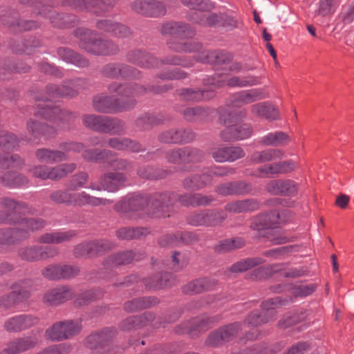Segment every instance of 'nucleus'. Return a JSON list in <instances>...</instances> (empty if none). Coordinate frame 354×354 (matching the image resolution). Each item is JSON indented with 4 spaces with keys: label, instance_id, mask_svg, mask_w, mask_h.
<instances>
[{
    "label": "nucleus",
    "instance_id": "obj_1",
    "mask_svg": "<svg viewBox=\"0 0 354 354\" xmlns=\"http://www.w3.org/2000/svg\"><path fill=\"white\" fill-rule=\"evenodd\" d=\"M0 223H16L17 227L0 230V248L27 239L30 232L45 226L41 218H22L21 214H32V208L26 203L9 197L0 198Z\"/></svg>",
    "mask_w": 354,
    "mask_h": 354
},
{
    "label": "nucleus",
    "instance_id": "obj_2",
    "mask_svg": "<svg viewBox=\"0 0 354 354\" xmlns=\"http://www.w3.org/2000/svg\"><path fill=\"white\" fill-rule=\"evenodd\" d=\"M172 193L154 194L151 196L133 195L125 198L114 206V209L124 216L135 219L146 215L153 218L169 216V208L174 203Z\"/></svg>",
    "mask_w": 354,
    "mask_h": 354
},
{
    "label": "nucleus",
    "instance_id": "obj_3",
    "mask_svg": "<svg viewBox=\"0 0 354 354\" xmlns=\"http://www.w3.org/2000/svg\"><path fill=\"white\" fill-rule=\"evenodd\" d=\"M35 115L52 121L55 127H50L35 119H30L27 122L26 129L33 139H39L42 136L51 137L55 134L57 129H68L77 118L74 113L57 106L52 107L48 104L41 107Z\"/></svg>",
    "mask_w": 354,
    "mask_h": 354
},
{
    "label": "nucleus",
    "instance_id": "obj_4",
    "mask_svg": "<svg viewBox=\"0 0 354 354\" xmlns=\"http://www.w3.org/2000/svg\"><path fill=\"white\" fill-rule=\"evenodd\" d=\"M246 116V111L241 109L239 111L229 110L227 112L221 113L220 120L226 126V128L222 131L221 138L223 141L230 142L247 139L252 135V127L246 124L236 126L238 121Z\"/></svg>",
    "mask_w": 354,
    "mask_h": 354
},
{
    "label": "nucleus",
    "instance_id": "obj_5",
    "mask_svg": "<svg viewBox=\"0 0 354 354\" xmlns=\"http://www.w3.org/2000/svg\"><path fill=\"white\" fill-rule=\"evenodd\" d=\"M75 35L80 46L86 52L97 55H109L119 51L118 45L108 39H97L96 33L85 28H78Z\"/></svg>",
    "mask_w": 354,
    "mask_h": 354
},
{
    "label": "nucleus",
    "instance_id": "obj_6",
    "mask_svg": "<svg viewBox=\"0 0 354 354\" xmlns=\"http://www.w3.org/2000/svg\"><path fill=\"white\" fill-rule=\"evenodd\" d=\"M50 200L57 204H66L73 206L106 205L113 203L112 201L103 198H97L85 192L72 193L70 189L57 190L50 195Z\"/></svg>",
    "mask_w": 354,
    "mask_h": 354
},
{
    "label": "nucleus",
    "instance_id": "obj_7",
    "mask_svg": "<svg viewBox=\"0 0 354 354\" xmlns=\"http://www.w3.org/2000/svg\"><path fill=\"white\" fill-rule=\"evenodd\" d=\"M289 302V300L277 297L264 301L262 305L261 314L258 312L252 313L245 319L243 324H241V330L246 331V327H256L271 320L274 316V310L278 307L284 306Z\"/></svg>",
    "mask_w": 354,
    "mask_h": 354
},
{
    "label": "nucleus",
    "instance_id": "obj_8",
    "mask_svg": "<svg viewBox=\"0 0 354 354\" xmlns=\"http://www.w3.org/2000/svg\"><path fill=\"white\" fill-rule=\"evenodd\" d=\"M60 148L62 150L39 148L35 151V158L39 162L54 164L67 160L66 152H80L84 145L80 142H64L60 145Z\"/></svg>",
    "mask_w": 354,
    "mask_h": 354
},
{
    "label": "nucleus",
    "instance_id": "obj_9",
    "mask_svg": "<svg viewBox=\"0 0 354 354\" xmlns=\"http://www.w3.org/2000/svg\"><path fill=\"white\" fill-rule=\"evenodd\" d=\"M82 326L77 321H64L55 323L46 329L45 337L52 341H62L77 335Z\"/></svg>",
    "mask_w": 354,
    "mask_h": 354
},
{
    "label": "nucleus",
    "instance_id": "obj_10",
    "mask_svg": "<svg viewBox=\"0 0 354 354\" xmlns=\"http://www.w3.org/2000/svg\"><path fill=\"white\" fill-rule=\"evenodd\" d=\"M136 103V100H130L121 104L120 100L113 99L112 97L104 94L96 95L93 100L94 109L101 113H115L127 111L133 108Z\"/></svg>",
    "mask_w": 354,
    "mask_h": 354
},
{
    "label": "nucleus",
    "instance_id": "obj_11",
    "mask_svg": "<svg viewBox=\"0 0 354 354\" xmlns=\"http://www.w3.org/2000/svg\"><path fill=\"white\" fill-rule=\"evenodd\" d=\"M58 250L53 246L29 245L21 248L19 255L21 259L27 261H39L57 255Z\"/></svg>",
    "mask_w": 354,
    "mask_h": 354
},
{
    "label": "nucleus",
    "instance_id": "obj_12",
    "mask_svg": "<svg viewBox=\"0 0 354 354\" xmlns=\"http://www.w3.org/2000/svg\"><path fill=\"white\" fill-rule=\"evenodd\" d=\"M127 176L120 172H107L101 178L99 183H91L88 187L96 191L102 189L109 192H115L119 190L126 183Z\"/></svg>",
    "mask_w": 354,
    "mask_h": 354
},
{
    "label": "nucleus",
    "instance_id": "obj_13",
    "mask_svg": "<svg viewBox=\"0 0 354 354\" xmlns=\"http://www.w3.org/2000/svg\"><path fill=\"white\" fill-rule=\"evenodd\" d=\"M241 325L235 322L212 333L206 339L208 346H217L234 339L240 331Z\"/></svg>",
    "mask_w": 354,
    "mask_h": 354
},
{
    "label": "nucleus",
    "instance_id": "obj_14",
    "mask_svg": "<svg viewBox=\"0 0 354 354\" xmlns=\"http://www.w3.org/2000/svg\"><path fill=\"white\" fill-rule=\"evenodd\" d=\"M25 281H19L12 286V292L0 298V306L10 308L15 306L30 296L29 291L24 286Z\"/></svg>",
    "mask_w": 354,
    "mask_h": 354
},
{
    "label": "nucleus",
    "instance_id": "obj_15",
    "mask_svg": "<svg viewBox=\"0 0 354 354\" xmlns=\"http://www.w3.org/2000/svg\"><path fill=\"white\" fill-rule=\"evenodd\" d=\"M38 322V317L30 314H21L8 319L3 326L9 333H19L37 325Z\"/></svg>",
    "mask_w": 354,
    "mask_h": 354
},
{
    "label": "nucleus",
    "instance_id": "obj_16",
    "mask_svg": "<svg viewBox=\"0 0 354 354\" xmlns=\"http://www.w3.org/2000/svg\"><path fill=\"white\" fill-rule=\"evenodd\" d=\"M73 288L62 286L46 291L43 297V302L47 306H57L62 304L74 296Z\"/></svg>",
    "mask_w": 354,
    "mask_h": 354
},
{
    "label": "nucleus",
    "instance_id": "obj_17",
    "mask_svg": "<svg viewBox=\"0 0 354 354\" xmlns=\"http://www.w3.org/2000/svg\"><path fill=\"white\" fill-rule=\"evenodd\" d=\"M264 97L265 95L263 91L259 89H250L236 93L232 95L231 104L227 106V109L224 112H227L229 110L235 111L234 109L236 107L252 103ZM236 111L237 110L236 109Z\"/></svg>",
    "mask_w": 354,
    "mask_h": 354
},
{
    "label": "nucleus",
    "instance_id": "obj_18",
    "mask_svg": "<svg viewBox=\"0 0 354 354\" xmlns=\"http://www.w3.org/2000/svg\"><path fill=\"white\" fill-rule=\"evenodd\" d=\"M38 342L35 336L27 335L16 338L8 343L0 354H19L34 348Z\"/></svg>",
    "mask_w": 354,
    "mask_h": 354
},
{
    "label": "nucleus",
    "instance_id": "obj_19",
    "mask_svg": "<svg viewBox=\"0 0 354 354\" xmlns=\"http://www.w3.org/2000/svg\"><path fill=\"white\" fill-rule=\"evenodd\" d=\"M244 150L236 146L218 147L212 150V158L218 162H234L245 156Z\"/></svg>",
    "mask_w": 354,
    "mask_h": 354
},
{
    "label": "nucleus",
    "instance_id": "obj_20",
    "mask_svg": "<svg viewBox=\"0 0 354 354\" xmlns=\"http://www.w3.org/2000/svg\"><path fill=\"white\" fill-rule=\"evenodd\" d=\"M109 91L111 93H118L122 97V103L129 101L130 100H135L136 97L142 95L146 91V88L138 85L129 86L122 85L117 82H114L109 85Z\"/></svg>",
    "mask_w": 354,
    "mask_h": 354
},
{
    "label": "nucleus",
    "instance_id": "obj_21",
    "mask_svg": "<svg viewBox=\"0 0 354 354\" xmlns=\"http://www.w3.org/2000/svg\"><path fill=\"white\" fill-rule=\"evenodd\" d=\"M66 2L75 9L87 10L93 12L104 11L113 5L114 0H66Z\"/></svg>",
    "mask_w": 354,
    "mask_h": 354
},
{
    "label": "nucleus",
    "instance_id": "obj_22",
    "mask_svg": "<svg viewBox=\"0 0 354 354\" xmlns=\"http://www.w3.org/2000/svg\"><path fill=\"white\" fill-rule=\"evenodd\" d=\"M103 75L109 78H116L120 76L122 77H138L139 71L129 66L117 64H109L102 70Z\"/></svg>",
    "mask_w": 354,
    "mask_h": 354
},
{
    "label": "nucleus",
    "instance_id": "obj_23",
    "mask_svg": "<svg viewBox=\"0 0 354 354\" xmlns=\"http://www.w3.org/2000/svg\"><path fill=\"white\" fill-rule=\"evenodd\" d=\"M160 31L163 35H172L180 37H192L195 35L194 29L182 22L166 23L162 26Z\"/></svg>",
    "mask_w": 354,
    "mask_h": 354
},
{
    "label": "nucleus",
    "instance_id": "obj_24",
    "mask_svg": "<svg viewBox=\"0 0 354 354\" xmlns=\"http://www.w3.org/2000/svg\"><path fill=\"white\" fill-rule=\"evenodd\" d=\"M251 113L254 116L264 118L270 121L276 120L279 118L278 109L268 102L253 104L251 106Z\"/></svg>",
    "mask_w": 354,
    "mask_h": 354
},
{
    "label": "nucleus",
    "instance_id": "obj_25",
    "mask_svg": "<svg viewBox=\"0 0 354 354\" xmlns=\"http://www.w3.org/2000/svg\"><path fill=\"white\" fill-rule=\"evenodd\" d=\"M285 157V153L279 149L271 148L262 151H254L250 160L254 164L268 162L277 160H281Z\"/></svg>",
    "mask_w": 354,
    "mask_h": 354
},
{
    "label": "nucleus",
    "instance_id": "obj_26",
    "mask_svg": "<svg viewBox=\"0 0 354 354\" xmlns=\"http://www.w3.org/2000/svg\"><path fill=\"white\" fill-rule=\"evenodd\" d=\"M183 100L187 101H200L209 100L214 96V89L211 87L203 90H194L192 88L182 89L179 93Z\"/></svg>",
    "mask_w": 354,
    "mask_h": 354
},
{
    "label": "nucleus",
    "instance_id": "obj_27",
    "mask_svg": "<svg viewBox=\"0 0 354 354\" xmlns=\"http://www.w3.org/2000/svg\"><path fill=\"white\" fill-rule=\"evenodd\" d=\"M258 83V79L254 77L249 76V77H232L226 80H218L216 82H211L210 84L212 85L213 88H218L225 84H227L230 86H248L255 85ZM206 84L209 85V80H208Z\"/></svg>",
    "mask_w": 354,
    "mask_h": 354
},
{
    "label": "nucleus",
    "instance_id": "obj_28",
    "mask_svg": "<svg viewBox=\"0 0 354 354\" xmlns=\"http://www.w3.org/2000/svg\"><path fill=\"white\" fill-rule=\"evenodd\" d=\"M154 319V315L150 313H145L141 316L130 317L123 320L120 328L124 331L131 330L146 325Z\"/></svg>",
    "mask_w": 354,
    "mask_h": 354
},
{
    "label": "nucleus",
    "instance_id": "obj_29",
    "mask_svg": "<svg viewBox=\"0 0 354 354\" xmlns=\"http://www.w3.org/2000/svg\"><path fill=\"white\" fill-rule=\"evenodd\" d=\"M259 203L255 199H245L229 203L225 206V210L231 213H243L254 211L259 208Z\"/></svg>",
    "mask_w": 354,
    "mask_h": 354
},
{
    "label": "nucleus",
    "instance_id": "obj_30",
    "mask_svg": "<svg viewBox=\"0 0 354 354\" xmlns=\"http://www.w3.org/2000/svg\"><path fill=\"white\" fill-rule=\"evenodd\" d=\"M108 146L117 150H129L132 152L142 151L140 143L127 138H113L108 140Z\"/></svg>",
    "mask_w": 354,
    "mask_h": 354
},
{
    "label": "nucleus",
    "instance_id": "obj_31",
    "mask_svg": "<svg viewBox=\"0 0 354 354\" xmlns=\"http://www.w3.org/2000/svg\"><path fill=\"white\" fill-rule=\"evenodd\" d=\"M216 281L208 278L198 279L192 281L183 287V292L187 294H197L209 290L215 286Z\"/></svg>",
    "mask_w": 354,
    "mask_h": 354
},
{
    "label": "nucleus",
    "instance_id": "obj_32",
    "mask_svg": "<svg viewBox=\"0 0 354 354\" xmlns=\"http://www.w3.org/2000/svg\"><path fill=\"white\" fill-rule=\"evenodd\" d=\"M28 178L22 174L6 171L0 174V183L10 187H19L28 183Z\"/></svg>",
    "mask_w": 354,
    "mask_h": 354
},
{
    "label": "nucleus",
    "instance_id": "obj_33",
    "mask_svg": "<svg viewBox=\"0 0 354 354\" xmlns=\"http://www.w3.org/2000/svg\"><path fill=\"white\" fill-rule=\"evenodd\" d=\"M75 235V232L72 230L46 233L39 236L38 242L41 243L58 244L70 241Z\"/></svg>",
    "mask_w": 354,
    "mask_h": 354
},
{
    "label": "nucleus",
    "instance_id": "obj_34",
    "mask_svg": "<svg viewBox=\"0 0 354 354\" xmlns=\"http://www.w3.org/2000/svg\"><path fill=\"white\" fill-rule=\"evenodd\" d=\"M279 215L276 212L262 214L257 216L252 225V227L257 230L272 227L278 223Z\"/></svg>",
    "mask_w": 354,
    "mask_h": 354
},
{
    "label": "nucleus",
    "instance_id": "obj_35",
    "mask_svg": "<svg viewBox=\"0 0 354 354\" xmlns=\"http://www.w3.org/2000/svg\"><path fill=\"white\" fill-rule=\"evenodd\" d=\"M20 2L24 4L34 6L35 10H38V14L45 17H48L50 22L55 26H61V24L57 21V19H60L59 15L56 13L54 10L43 6L41 3V0H20Z\"/></svg>",
    "mask_w": 354,
    "mask_h": 354
},
{
    "label": "nucleus",
    "instance_id": "obj_36",
    "mask_svg": "<svg viewBox=\"0 0 354 354\" xmlns=\"http://www.w3.org/2000/svg\"><path fill=\"white\" fill-rule=\"evenodd\" d=\"M290 136L282 131L269 133L263 136L260 143L265 146L281 147L288 145L290 142Z\"/></svg>",
    "mask_w": 354,
    "mask_h": 354
},
{
    "label": "nucleus",
    "instance_id": "obj_37",
    "mask_svg": "<svg viewBox=\"0 0 354 354\" xmlns=\"http://www.w3.org/2000/svg\"><path fill=\"white\" fill-rule=\"evenodd\" d=\"M211 183V176L204 173L201 176L192 175L186 178L183 181V186L187 189L197 190Z\"/></svg>",
    "mask_w": 354,
    "mask_h": 354
},
{
    "label": "nucleus",
    "instance_id": "obj_38",
    "mask_svg": "<svg viewBox=\"0 0 354 354\" xmlns=\"http://www.w3.org/2000/svg\"><path fill=\"white\" fill-rule=\"evenodd\" d=\"M179 201L185 206H201L207 205L212 201L213 198L209 196H204L201 194H185L178 198Z\"/></svg>",
    "mask_w": 354,
    "mask_h": 354
},
{
    "label": "nucleus",
    "instance_id": "obj_39",
    "mask_svg": "<svg viewBox=\"0 0 354 354\" xmlns=\"http://www.w3.org/2000/svg\"><path fill=\"white\" fill-rule=\"evenodd\" d=\"M158 303L154 297H139L133 299L124 304V310L128 312H133L147 308H150Z\"/></svg>",
    "mask_w": 354,
    "mask_h": 354
},
{
    "label": "nucleus",
    "instance_id": "obj_40",
    "mask_svg": "<svg viewBox=\"0 0 354 354\" xmlns=\"http://www.w3.org/2000/svg\"><path fill=\"white\" fill-rule=\"evenodd\" d=\"M149 234V230L145 227H122L116 231V236L121 239L130 240L133 239H140L146 236Z\"/></svg>",
    "mask_w": 354,
    "mask_h": 354
},
{
    "label": "nucleus",
    "instance_id": "obj_41",
    "mask_svg": "<svg viewBox=\"0 0 354 354\" xmlns=\"http://www.w3.org/2000/svg\"><path fill=\"white\" fill-rule=\"evenodd\" d=\"M57 53L59 57L66 62L71 63L79 67H84L88 66V62L87 59L84 58L82 55L77 54L71 49L59 48Z\"/></svg>",
    "mask_w": 354,
    "mask_h": 354
},
{
    "label": "nucleus",
    "instance_id": "obj_42",
    "mask_svg": "<svg viewBox=\"0 0 354 354\" xmlns=\"http://www.w3.org/2000/svg\"><path fill=\"white\" fill-rule=\"evenodd\" d=\"M281 349L280 344L268 348L265 343L254 344L252 347L231 354H276Z\"/></svg>",
    "mask_w": 354,
    "mask_h": 354
},
{
    "label": "nucleus",
    "instance_id": "obj_43",
    "mask_svg": "<svg viewBox=\"0 0 354 354\" xmlns=\"http://www.w3.org/2000/svg\"><path fill=\"white\" fill-rule=\"evenodd\" d=\"M154 61L151 59H145L141 58L140 60H142L145 62H148L149 64H152L150 66H144L145 68H150V67H158L160 65H162L163 63L171 64V65H180L185 67H189L192 66L193 63L192 62H187L185 59H183L180 56H171L168 57L165 59V61H158L153 57Z\"/></svg>",
    "mask_w": 354,
    "mask_h": 354
},
{
    "label": "nucleus",
    "instance_id": "obj_44",
    "mask_svg": "<svg viewBox=\"0 0 354 354\" xmlns=\"http://www.w3.org/2000/svg\"><path fill=\"white\" fill-rule=\"evenodd\" d=\"M24 165V160L17 154L6 155L0 153V169L15 168L21 169Z\"/></svg>",
    "mask_w": 354,
    "mask_h": 354
},
{
    "label": "nucleus",
    "instance_id": "obj_45",
    "mask_svg": "<svg viewBox=\"0 0 354 354\" xmlns=\"http://www.w3.org/2000/svg\"><path fill=\"white\" fill-rule=\"evenodd\" d=\"M192 21L203 26H212L218 21V17L213 14H207L203 12H192L189 15Z\"/></svg>",
    "mask_w": 354,
    "mask_h": 354
},
{
    "label": "nucleus",
    "instance_id": "obj_46",
    "mask_svg": "<svg viewBox=\"0 0 354 354\" xmlns=\"http://www.w3.org/2000/svg\"><path fill=\"white\" fill-rule=\"evenodd\" d=\"M102 132L120 134L125 129L124 122L115 118L104 116Z\"/></svg>",
    "mask_w": 354,
    "mask_h": 354
},
{
    "label": "nucleus",
    "instance_id": "obj_47",
    "mask_svg": "<svg viewBox=\"0 0 354 354\" xmlns=\"http://www.w3.org/2000/svg\"><path fill=\"white\" fill-rule=\"evenodd\" d=\"M19 145L17 137L12 133L6 130H0V149L13 150Z\"/></svg>",
    "mask_w": 354,
    "mask_h": 354
},
{
    "label": "nucleus",
    "instance_id": "obj_48",
    "mask_svg": "<svg viewBox=\"0 0 354 354\" xmlns=\"http://www.w3.org/2000/svg\"><path fill=\"white\" fill-rule=\"evenodd\" d=\"M41 41L38 39L31 37L15 45L13 47V50L17 53L30 54L36 48L41 46Z\"/></svg>",
    "mask_w": 354,
    "mask_h": 354
},
{
    "label": "nucleus",
    "instance_id": "obj_49",
    "mask_svg": "<svg viewBox=\"0 0 354 354\" xmlns=\"http://www.w3.org/2000/svg\"><path fill=\"white\" fill-rule=\"evenodd\" d=\"M263 262V259L260 257L245 259L233 264L230 270L233 272H244L255 266L262 264Z\"/></svg>",
    "mask_w": 354,
    "mask_h": 354
},
{
    "label": "nucleus",
    "instance_id": "obj_50",
    "mask_svg": "<svg viewBox=\"0 0 354 354\" xmlns=\"http://www.w3.org/2000/svg\"><path fill=\"white\" fill-rule=\"evenodd\" d=\"M113 152L108 149H86L82 153V158L88 161L108 160Z\"/></svg>",
    "mask_w": 354,
    "mask_h": 354
},
{
    "label": "nucleus",
    "instance_id": "obj_51",
    "mask_svg": "<svg viewBox=\"0 0 354 354\" xmlns=\"http://www.w3.org/2000/svg\"><path fill=\"white\" fill-rule=\"evenodd\" d=\"M47 93L48 96L46 100H50L52 98L57 96H66L71 97L77 93V90L67 86L58 87L55 85H50L47 87Z\"/></svg>",
    "mask_w": 354,
    "mask_h": 354
},
{
    "label": "nucleus",
    "instance_id": "obj_52",
    "mask_svg": "<svg viewBox=\"0 0 354 354\" xmlns=\"http://www.w3.org/2000/svg\"><path fill=\"white\" fill-rule=\"evenodd\" d=\"M141 256L136 257L132 250H129L111 255L110 257V261L112 264L118 266L129 263L134 259L138 261L141 259Z\"/></svg>",
    "mask_w": 354,
    "mask_h": 354
},
{
    "label": "nucleus",
    "instance_id": "obj_53",
    "mask_svg": "<svg viewBox=\"0 0 354 354\" xmlns=\"http://www.w3.org/2000/svg\"><path fill=\"white\" fill-rule=\"evenodd\" d=\"M104 116L93 114L85 115L82 117L83 124L93 130L102 132Z\"/></svg>",
    "mask_w": 354,
    "mask_h": 354
},
{
    "label": "nucleus",
    "instance_id": "obj_54",
    "mask_svg": "<svg viewBox=\"0 0 354 354\" xmlns=\"http://www.w3.org/2000/svg\"><path fill=\"white\" fill-rule=\"evenodd\" d=\"M127 57L129 62L137 64L139 66H148L152 64L140 60L141 58L151 59L154 61L153 57L151 55L142 52L139 50L130 51L127 54Z\"/></svg>",
    "mask_w": 354,
    "mask_h": 354
},
{
    "label": "nucleus",
    "instance_id": "obj_55",
    "mask_svg": "<svg viewBox=\"0 0 354 354\" xmlns=\"http://www.w3.org/2000/svg\"><path fill=\"white\" fill-rule=\"evenodd\" d=\"M169 48L176 52L183 53L188 52L192 53L198 50L201 46L199 43L196 42H171L169 44Z\"/></svg>",
    "mask_w": 354,
    "mask_h": 354
},
{
    "label": "nucleus",
    "instance_id": "obj_56",
    "mask_svg": "<svg viewBox=\"0 0 354 354\" xmlns=\"http://www.w3.org/2000/svg\"><path fill=\"white\" fill-rule=\"evenodd\" d=\"M207 212V226L220 225L227 217L225 211H213L208 210Z\"/></svg>",
    "mask_w": 354,
    "mask_h": 354
},
{
    "label": "nucleus",
    "instance_id": "obj_57",
    "mask_svg": "<svg viewBox=\"0 0 354 354\" xmlns=\"http://www.w3.org/2000/svg\"><path fill=\"white\" fill-rule=\"evenodd\" d=\"M299 189V184L291 179H281V194L282 196H294Z\"/></svg>",
    "mask_w": 354,
    "mask_h": 354
},
{
    "label": "nucleus",
    "instance_id": "obj_58",
    "mask_svg": "<svg viewBox=\"0 0 354 354\" xmlns=\"http://www.w3.org/2000/svg\"><path fill=\"white\" fill-rule=\"evenodd\" d=\"M100 293L96 290H85L77 296L75 300V304L79 306L86 305L95 299L100 297Z\"/></svg>",
    "mask_w": 354,
    "mask_h": 354
},
{
    "label": "nucleus",
    "instance_id": "obj_59",
    "mask_svg": "<svg viewBox=\"0 0 354 354\" xmlns=\"http://www.w3.org/2000/svg\"><path fill=\"white\" fill-rule=\"evenodd\" d=\"M100 293L96 290H85L77 296L75 300V304L79 306L86 305L95 299L100 297Z\"/></svg>",
    "mask_w": 354,
    "mask_h": 354
},
{
    "label": "nucleus",
    "instance_id": "obj_60",
    "mask_svg": "<svg viewBox=\"0 0 354 354\" xmlns=\"http://www.w3.org/2000/svg\"><path fill=\"white\" fill-rule=\"evenodd\" d=\"M151 0H136L131 3V8L137 13L149 17V15L154 14L150 10Z\"/></svg>",
    "mask_w": 354,
    "mask_h": 354
},
{
    "label": "nucleus",
    "instance_id": "obj_61",
    "mask_svg": "<svg viewBox=\"0 0 354 354\" xmlns=\"http://www.w3.org/2000/svg\"><path fill=\"white\" fill-rule=\"evenodd\" d=\"M183 3L189 8L195 10L194 12L209 10L212 8L209 0H183Z\"/></svg>",
    "mask_w": 354,
    "mask_h": 354
},
{
    "label": "nucleus",
    "instance_id": "obj_62",
    "mask_svg": "<svg viewBox=\"0 0 354 354\" xmlns=\"http://www.w3.org/2000/svg\"><path fill=\"white\" fill-rule=\"evenodd\" d=\"M88 179V174L80 172L73 175L69 180L68 187L70 190H75L80 187H84Z\"/></svg>",
    "mask_w": 354,
    "mask_h": 354
},
{
    "label": "nucleus",
    "instance_id": "obj_63",
    "mask_svg": "<svg viewBox=\"0 0 354 354\" xmlns=\"http://www.w3.org/2000/svg\"><path fill=\"white\" fill-rule=\"evenodd\" d=\"M183 114L185 120L192 121L203 118L207 115V112L203 108L196 106L185 109Z\"/></svg>",
    "mask_w": 354,
    "mask_h": 354
},
{
    "label": "nucleus",
    "instance_id": "obj_64",
    "mask_svg": "<svg viewBox=\"0 0 354 354\" xmlns=\"http://www.w3.org/2000/svg\"><path fill=\"white\" fill-rule=\"evenodd\" d=\"M60 264L52 263L46 266L41 270L42 276L49 280L61 279Z\"/></svg>",
    "mask_w": 354,
    "mask_h": 354
}]
</instances>
